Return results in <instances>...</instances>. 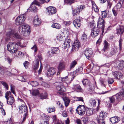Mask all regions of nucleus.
Returning <instances> with one entry per match:
<instances>
[{
	"label": "nucleus",
	"instance_id": "obj_28",
	"mask_svg": "<svg viewBox=\"0 0 124 124\" xmlns=\"http://www.w3.org/2000/svg\"><path fill=\"white\" fill-rule=\"evenodd\" d=\"M97 27L98 28L101 29V34L102 35L104 31V29L105 28L104 23H98Z\"/></svg>",
	"mask_w": 124,
	"mask_h": 124
},
{
	"label": "nucleus",
	"instance_id": "obj_57",
	"mask_svg": "<svg viewBox=\"0 0 124 124\" xmlns=\"http://www.w3.org/2000/svg\"><path fill=\"white\" fill-rule=\"evenodd\" d=\"M76 101H80L84 102V100L82 97H76Z\"/></svg>",
	"mask_w": 124,
	"mask_h": 124
},
{
	"label": "nucleus",
	"instance_id": "obj_53",
	"mask_svg": "<svg viewBox=\"0 0 124 124\" xmlns=\"http://www.w3.org/2000/svg\"><path fill=\"white\" fill-rule=\"evenodd\" d=\"M32 5H35L39 6L40 5V3L37 0H34L31 3Z\"/></svg>",
	"mask_w": 124,
	"mask_h": 124
},
{
	"label": "nucleus",
	"instance_id": "obj_44",
	"mask_svg": "<svg viewBox=\"0 0 124 124\" xmlns=\"http://www.w3.org/2000/svg\"><path fill=\"white\" fill-rule=\"evenodd\" d=\"M112 11L114 15L115 16H116L117 15V12L119 11L117 10L115 8H114L112 9Z\"/></svg>",
	"mask_w": 124,
	"mask_h": 124
},
{
	"label": "nucleus",
	"instance_id": "obj_46",
	"mask_svg": "<svg viewBox=\"0 0 124 124\" xmlns=\"http://www.w3.org/2000/svg\"><path fill=\"white\" fill-rule=\"evenodd\" d=\"M123 42V40L121 37H120L119 40V50H121L122 48V43Z\"/></svg>",
	"mask_w": 124,
	"mask_h": 124
},
{
	"label": "nucleus",
	"instance_id": "obj_34",
	"mask_svg": "<svg viewBox=\"0 0 124 124\" xmlns=\"http://www.w3.org/2000/svg\"><path fill=\"white\" fill-rule=\"evenodd\" d=\"M63 99L64 101L65 106L66 107L68 105L70 102V100L69 98L67 97L63 98Z\"/></svg>",
	"mask_w": 124,
	"mask_h": 124
},
{
	"label": "nucleus",
	"instance_id": "obj_18",
	"mask_svg": "<svg viewBox=\"0 0 124 124\" xmlns=\"http://www.w3.org/2000/svg\"><path fill=\"white\" fill-rule=\"evenodd\" d=\"M41 23L40 19L37 16H35L34 18L33 23L35 26L39 25Z\"/></svg>",
	"mask_w": 124,
	"mask_h": 124
},
{
	"label": "nucleus",
	"instance_id": "obj_42",
	"mask_svg": "<svg viewBox=\"0 0 124 124\" xmlns=\"http://www.w3.org/2000/svg\"><path fill=\"white\" fill-rule=\"evenodd\" d=\"M122 6L121 3L120 2H119L117 4L115 8L117 10L120 11V9L121 8Z\"/></svg>",
	"mask_w": 124,
	"mask_h": 124
},
{
	"label": "nucleus",
	"instance_id": "obj_7",
	"mask_svg": "<svg viewBox=\"0 0 124 124\" xmlns=\"http://www.w3.org/2000/svg\"><path fill=\"white\" fill-rule=\"evenodd\" d=\"M6 35L7 37L5 39V41H7L10 39V37L12 36H13L18 39L20 38V36L17 33H14V31L12 30H10L9 31L7 32L6 33Z\"/></svg>",
	"mask_w": 124,
	"mask_h": 124
},
{
	"label": "nucleus",
	"instance_id": "obj_16",
	"mask_svg": "<svg viewBox=\"0 0 124 124\" xmlns=\"http://www.w3.org/2000/svg\"><path fill=\"white\" fill-rule=\"evenodd\" d=\"M116 30L117 34H119L121 36L124 32V26L119 25L116 28Z\"/></svg>",
	"mask_w": 124,
	"mask_h": 124
},
{
	"label": "nucleus",
	"instance_id": "obj_17",
	"mask_svg": "<svg viewBox=\"0 0 124 124\" xmlns=\"http://www.w3.org/2000/svg\"><path fill=\"white\" fill-rule=\"evenodd\" d=\"M56 69L54 68H50L47 70V75L48 77L52 76L55 73Z\"/></svg>",
	"mask_w": 124,
	"mask_h": 124
},
{
	"label": "nucleus",
	"instance_id": "obj_14",
	"mask_svg": "<svg viewBox=\"0 0 124 124\" xmlns=\"http://www.w3.org/2000/svg\"><path fill=\"white\" fill-rule=\"evenodd\" d=\"M47 13L48 15H52L56 12V8L54 7L50 6L47 8Z\"/></svg>",
	"mask_w": 124,
	"mask_h": 124
},
{
	"label": "nucleus",
	"instance_id": "obj_58",
	"mask_svg": "<svg viewBox=\"0 0 124 124\" xmlns=\"http://www.w3.org/2000/svg\"><path fill=\"white\" fill-rule=\"evenodd\" d=\"M108 84H112L114 82V80L112 78H109L108 80Z\"/></svg>",
	"mask_w": 124,
	"mask_h": 124
},
{
	"label": "nucleus",
	"instance_id": "obj_59",
	"mask_svg": "<svg viewBox=\"0 0 124 124\" xmlns=\"http://www.w3.org/2000/svg\"><path fill=\"white\" fill-rule=\"evenodd\" d=\"M1 83L2 85L6 87L7 90L8 89V85L6 82H1Z\"/></svg>",
	"mask_w": 124,
	"mask_h": 124
},
{
	"label": "nucleus",
	"instance_id": "obj_20",
	"mask_svg": "<svg viewBox=\"0 0 124 124\" xmlns=\"http://www.w3.org/2000/svg\"><path fill=\"white\" fill-rule=\"evenodd\" d=\"M65 64L64 62H60L59 64L58 67V70L60 72H62L64 70Z\"/></svg>",
	"mask_w": 124,
	"mask_h": 124
},
{
	"label": "nucleus",
	"instance_id": "obj_39",
	"mask_svg": "<svg viewBox=\"0 0 124 124\" xmlns=\"http://www.w3.org/2000/svg\"><path fill=\"white\" fill-rule=\"evenodd\" d=\"M117 52V48H113L110 53L111 56H112L114 55Z\"/></svg>",
	"mask_w": 124,
	"mask_h": 124
},
{
	"label": "nucleus",
	"instance_id": "obj_22",
	"mask_svg": "<svg viewBox=\"0 0 124 124\" xmlns=\"http://www.w3.org/2000/svg\"><path fill=\"white\" fill-rule=\"evenodd\" d=\"M7 103L10 105H12L14 102L15 100L13 96H10L7 99Z\"/></svg>",
	"mask_w": 124,
	"mask_h": 124
},
{
	"label": "nucleus",
	"instance_id": "obj_21",
	"mask_svg": "<svg viewBox=\"0 0 124 124\" xmlns=\"http://www.w3.org/2000/svg\"><path fill=\"white\" fill-rule=\"evenodd\" d=\"M70 39H67L64 41L62 45L64 49L66 48H69L70 47Z\"/></svg>",
	"mask_w": 124,
	"mask_h": 124
},
{
	"label": "nucleus",
	"instance_id": "obj_3",
	"mask_svg": "<svg viewBox=\"0 0 124 124\" xmlns=\"http://www.w3.org/2000/svg\"><path fill=\"white\" fill-rule=\"evenodd\" d=\"M18 46V45L16 44L15 43L12 42H9L7 45L8 50L11 53L16 52L18 50L17 47L15 48V46Z\"/></svg>",
	"mask_w": 124,
	"mask_h": 124
},
{
	"label": "nucleus",
	"instance_id": "obj_50",
	"mask_svg": "<svg viewBox=\"0 0 124 124\" xmlns=\"http://www.w3.org/2000/svg\"><path fill=\"white\" fill-rule=\"evenodd\" d=\"M47 111L48 112L50 113L53 112H54L55 110V109L54 107L52 108H49L47 109Z\"/></svg>",
	"mask_w": 124,
	"mask_h": 124
},
{
	"label": "nucleus",
	"instance_id": "obj_37",
	"mask_svg": "<svg viewBox=\"0 0 124 124\" xmlns=\"http://www.w3.org/2000/svg\"><path fill=\"white\" fill-rule=\"evenodd\" d=\"M77 64V62L75 60H74L70 64V69L73 68L75 65Z\"/></svg>",
	"mask_w": 124,
	"mask_h": 124
},
{
	"label": "nucleus",
	"instance_id": "obj_13",
	"mask_svg": "<svg viewBox=\"0 0 124 124\" xmlns=\"http://www.w3.org/2000/svg\"><path fill=\"white\" fill-rule=\"evenodd\" d=\"M80 46V44L78 40L75 41L72 45V51H74L78 50Z\"/></svg>",
	"mask_w": 124,
	"mask_h": 124
},
{
	"label": "nucleus",
	"instance_id": "obj_15",
	"mask_svg": "<svg viewBox=\"0 0 124 124\" xmlns=\"http://www.w3.org/2000/svg\"><path fill=\"white\" fill-rule=\"evenodd\" d=\"M93 54V51L91 48H88L85 50L84 54L86 58L88 60L90 59L89 58L91 57Z\"/></svg>",
	"mask_w": 124,
	"mask_h": 124
},
{
	"label": "nucleus",
	"instance_id": "obj_23",
	"mask_svg": "<svg viewBox=\"0 0 124 124\" xmlns=\"http://www.w3.org/2000/svg\"><path fill=\"white\" fill-rule=\"evenodd\" d=\"M81 22L80 19L77 18L73 21V23L74 26L76 28L79 27L81 25Z\"/></svg>",
	"mask_w": 124,
	"mask_h": 124
},
{
	"label": "nucleus",
	"instance_id": "obj_30",
	"mask_svg": "<svg viewBox=\"0 0 124 124\" xmlns=\"http://www.w3.org/2000/svg\"><path fill=\"white\" fill-rule=\"evenodd\" d=\"M86 114L87 116H90L93 113V110L92 109L86 107Z\"/></svg>",
	"mask_w": 124,
	"mask_h": 124
},
{
	"label": "nucleus",
	"instance_id": "obj_51",
	"mask_svg": "<svg viewBox=\"0 0 124 124\" xmlns=\"http://www.w3.org/2000/svg\"><path fill=\"white\" fill-rule=\"evenodd\" d=\"M5 61H8L9 63L10 64V63L12 61V59L8 56L6 57L5 58Z\"/></svg>",
	"mask_w": 124,
	"mask_h": 124
},
{
	"label": "nucleus",
	"instance_id": "obj_32",
	"mask_svg": "<svg viewBox=\"0 0 124 124\" xmlns=\"http://www.w3.org/2000/svg\"><path fill=\"white\" fill-rule=\"evenodd\" d=\"M37 57L39 58V61H40V63H41L40 66V69L38 71L39 74L40 73H41V72L43 68V67L42 66L41 62V61L42 60V58L41 56L40 55H37Z\"/></svg>",
	"mask_w": 124,
	"mask_h": 124
},
{
	"label": "nucleus",
	"instance_id": "obj_29",
	"mask_svg": "<svg viewBox=\"0 0 124 124\" xmlns=\"http://www.w3.org/2000/svg\"><path fill=\"white\" fill-rule=\"evenodd\" d=\"M59 50L58 47L53 48L49 52L50 54V55H52L54 54H56L57 52H59Z\"/></svg>",
	"mask_w": 124,
	"mask_h": 124
},
{
	"label": "nucleus",
	"instance_id": "obj_8",
	"mask_svg": "<svg viewBox=\"0 0 124 124\" xmlns=\"http://www.w3.org/2000/svg\"><path fill=\"white\" fill-rule=\"evenodd\" d=\"M76 76L75 75L72 78H71L70 81H68L67 80L68 78L67 76H66V77H64L63 78H62L61 77H59V80L62 82H65V84H64L66 86H68L71 83V82L72 81L73 79L74 78V77L75 76Z\"/></svg>",
	"mask_w": 124,
	"mask_h": 124
},
{
	"label": "nucleus",
	"instance_id": "obj_36",
	"mask_svg": "<svg viewBox=\"0 0 124 124\" xmlns=\"http://www.w3.org/2000/svg\"><path fill=\"white\" fill-rule=\"evenodd\" d=\"M53 28H55L57 29H60L61 28V25L59 23H54L51 26Z\"/></svg>",
	"mask_w": 124,
	"mask_h": 124
},
{
	"label": "nucleus",
	"instance_id": "obj_40",
	"mask_svg": "<svg viewBox=\"0 0 124 124\" xmlns=\"http://www.w3.org/2000/svg\"><path fill=\"white\" fill-rule=\"evenodd\" d=\"M90 103L91 104V106L93 107H94L95 106L96 102L94 99H91L90 100Z\"/></svg>",
	"mask_w": 124,
	"mask_h": 124
},
{
	"label": "nucleus",
	"instance_id": "obj_35",
	"mask_svg": "<svg viewBox=\"0 0 124 124\" xmlns=\"http://www.w3.org/2000/svg\"><path fill=\"white\" fill-rule=\"evenodd\" d=\"M29 9L31 11L35 12L37 11V9L35 5L31 4L29 8Z\"/></svg>",
	"mask_w": 124,
	"mask_h": 124
},
{
	"label": "nucleus",
	"instance_id": "obj_55",
	"mask_svg": "<svg viewBox=\"0 0 124 124\" xmlns=\"http://www.w3.org/2000/svg\"><path fill=\"white\" fill-rule=\"evenodd\" d=\"M42 86L46 87H49V85L46 83L43 82L41 84Z\"/></svg>",
	"mask_w": 124,
	"mask_h": 124
},
{
	"label": "nucleus",
	"instance_id": "obj_19",
	"mask_svg": "<svg viewBox=\"0 0 124 124\" xmlns=\"http://www.w3.org/2000/svg\"><path fill=\"white\" fill-rule=\"evenodd\" d=\"M113 73L114 77L118 79H120L123 77L122 74L117 71H114Z\"/></svg>",
	"mask_w": 124,
	"mask_h": 124
},
{
	"label": "nucleus",
	"instance_id": "obj_5",
	"mask_svg": "<svg viewBox=\"0 0 124 124\" xmlns=\"http://www.w3.org/2000/svg\"><path fill=\"white\" fill-rule=\"evenodd\" d=\"M26 18L25 15H22L19 16L16 19L15 23L17 25L22 24Z\"/></svg>",
	"mask_w": 124,
	"mask_h": 124
},
{
	"label": "nucleus",
	"instance_id": "obj_9",
	"mask_svg": "<svg viewBox=\"0 0 124 124\" xmlns=\"http://www.w3.org/2000/svg\"><path fill=\"white\" fill-rule=\"evenodd\" d=\"M115 66L117 69H122L124 67V61L121 60L116 61Z\"/></svg>",
	"mask_w": 124,
	"mask_h": 124
},
{
	"label": "nucleus",
	"instance_id": "obj_54",
	"mask_svg": "<svg viewBox=\"0 0 124 124\" xmlns=\"http://www.w3.org/2000/svg\"><path fill=\"white\" fill-rule=\"evenodd\" d=\"M11 93L10 91L7 92L5 94V97L7 99V98L10 96H12L11 95Z\"/></svg>",
	"mask_w": 124,
	"mask_h": 124
},
{
	"label": "nucleus",
	"instance_id": "obj_43",
	"mask_svg": "<svg viewBox=\"0 0 124 124\" xmlns=\"http://www.w3.org/2000/svg\"><path fill=\"white\" fill-rule=\"evenodd\" d=\"M47 94L46 93L42 94L40 95V98L42 99H46L47 98Z\"/></svg>",
	"mask_w": 124,
	"mask_h": 124
},
{
	"label": "nucleus",
	"instance_id": "obj_4",
	"mask_svg": "<svg viewBox=\"0 0 124 124\" xmlns=\"http://www.w3.org/2000/svg\"><path fill=\"white\" fill-rule=\"evenodd\" d=\"M124 96V91L123 89L122 91L118 93L117 94L113 96L110 98V100L111 103H112L115 101V99H116L118 101H119L121 98Z\"/></svg>",
	"mask_w": 124,
	"mask_h": 124
},
{
	"label": "nucleus",
	"instance_id": "obj_6",
	"mask_svg": "<svg viewBox=\"0 0 124 124\" xmlns=\"http://www.w3.org/2000/svg\"><path fill=\"white\" fill-rule=\"evenodd\" d=\"M86 107L83 105H80L78 106L76 109L78 113L80 116H83L85 114Z\"/></svg>",
	"mask_w": 124,
	"mask_h": 124
},
{
	"label": "nucleus",
	"instance_id": "obj_1",
	"mask_svg": "<svg viewBox=\"0 0 124 124\" xmlns=\"http://www.w3.org/2000/svg\"><path fill=\"white\" fill-rule=\"evenodd\" d=\"M31 31L30 26L26 24H24L22 26H20L19 27V32L24 36L29 35Z\"/></svg>",
	"mask_w": 124,
	"mask_h": 124
},
{
	"label": "nucleus",
	"instance_id": "obj_62",
	"mask_svg": "<svg viewBox=\"0 0 124 124\" xmlns=\"http://www.w3.org/2000/svg\"><path fill=\"white\" fill-rule=\"evenodd\" d=\"M11 87V90L12 93L14 94H15V93L14 92V87L12 86V85H11L10 86Z\"/></svg>",
	"mask_w": 124,
	"mask_h": 124
},
{
	"label": "nucleus",
	"instance_id": "obj_25",
	"mask_svg": "<svg viewBox=\"0 0 124 124\" xmlns=\"http://www.w3.org/2000/svg\"><path fill=\"white\" fill-rule=\"evenodd\" d=\"M110 120L112 124H114L118 123L119 121V117L114 116L110 118Z\"/></svg>",
	"mask_w": 124,
	"mask_h": 124
},
{
	"label": "nucleus",
	"instance_id": "obj_56",
	"mask_svg": "<svg viewBox=\"0 0 124 124\" xmlns=\"http://www.w3.org/2000/svg\"><path fill=\"white\" fill-rule=\"evenodd\" d=\"M82 40L84 42L87 39V36L86 34H83L82 36Z\"/></svg>",
	"mask_w": 124,
	"mask_h": 124
},
{
	"label": "nucleus",
	"instance_id": "obj_49",
	"mask_svg": "<svg viewBox=\"0 0 124 124\" xmlns=\"http://www.w3.org/2000/svg\"><path fill=\"white\" fill-rule=\"evenodd\" d=\"M100 82L101 83V85L104 87L105 86L106 81L105 79H101L100 80Z\"/></svg>",
	"mask_w": 124,
	"mask_h": 124
},
{
	"label": "nucleus",
	"instance_id": "obj_61",
	"mask_svg": "<svg viewBox=\"0 0 124 124\" xmlns=\"http://www.w3.org/2000/svg\"><path fill=\"white\" fill-rule=\"evenodd\" d=\"M62 37L61 36V35H58L57 37V39L58 40L62 41Z\"/></svg>",
	"mask_w": 124,
	"mask_h": 124
},
{
	"label": "nucleus",
	"instance_id": "obj_10",
	"mask_svg": "<svg viewBox=\"0 0 124 124\" xmlns=\"http://www.w3.org/2000/svg\"><path fill=\"white\" fill-rule=\"evenodd\" d=\"M54 85L56 86V89L58 91H61L62 92H65L66 89L64 85L60 84L59 82H56L54 83Z\"/></svg>",
	"mask_w": 124,
	"mask_h": 124
},
{
	"label": "nucleus",
	"instance_id": "obj_38",
	"mask_svg": "<svg viewBox=\"0 0 124 124\" xmlns=\"http://www.w3.org/2000/svg\"><path fill=\"white\" fill-rule=\"evenodd\" d=\"M29 84L31 85L32 86H35L38 85V83L36 81H31L28 83Z\"/></svg>",
	"mask_w": 124,
	"mask_h": 124
},
{
	"label": "nucleus",
	"instance_id": "obj_52",
	"mask_svg": "<svg viewBox=\"0 0 124 124\" xmlns=\"http://www.w3.org/2000/svg\"><path fill=\"white\" fill-rule=\"evenodd\" d=\"M102 16L103 18H105L106 17L107 13L106 10H105L102 12Z\"/></svg>",
	"mask_w": 124,
	"mask_h": 124
},
{
	"label": "nucleus",
	"instance_id": "obj_11",
	"mask_svg": "<svg viewBox=\"0 0 124 124\" xmlns=\"http://www.w3.org/2000/svg\"><path fill=\"white\" fill-rule=\"evenodd\" d=\"M85 8V6L84 5H81L79 7H78L77 8H76L73 11V15L75 16L78 15L80 12L82 11V10L84 9Z\"/></svg>",
	"mask_w": 124,
	"mask_h": 124
},
{
	"label": "nucleus",
	"instance_id": "obj_12",
	"mask_svg": "<svg viewBox=\"0 0 124 124\" xmlns=\"http://www.w3.org/2000/svg\"><path fill=\"white\" fill-rule=\"evenodd\" d=\"M91 35L92 37L94 38L97 36L99 33L100 30L93 26L91 29Z\"/></svg>",
	"mask_w": 124,
	"mask_h": 124
},
{
	"label": "nucleus",
	"instance_id": "obj_60",
	"mask_svg": "<svg viewBox=\"0 0 124 124\" xmlns=\"http://www.w3.org/2000/svg\"><path fill=\"white\" fill-rule=\"evenodd\" d=\"M105 22L104 20L101 18H100L99 19V21L98 23H104Z\"/></svg>",
	"mask_w": 124,
	"mask_h": 124
},
{
	"label": "nucleus",
	"instance_id": "obj_47",
	"mask_svg": "<svg viewBox=\"0 0 124 124\" xmlns=\"http://www.w3.org/2000/svg\"><path fill=\"white\" fill-rule=\"evenodd\" d=\"M92 9H94L96 12H98L99 9L96 4L92 6Z\"/></svg>",
	"mask_w": 124,
	"mask_h": 124
},
{
	"label": "nucleus",
	"instance_id": "obj_31",
	"mask_svg": "<svg viewBox=\"0 0 124 124\" xmlns=\"http://www.w3.org/2000/svg\"><path fill=\"white\" fill-rule=\"evenodd\" d=\"M73 88L78 90L80 92H82L83 91V89L82 88L80 85H74Z\"/></svg>",
	"mask_w": 124,
	"mask_h": 124
},
{
	"label": "nucleus",
	"instance_id": "obj_27",
	"mask_svg": "<svg viewBox=\"0 0 124 124\" xmlns=\"http://www.w3.org/2000/svg\"><path fill=\"white\" fill-rule=\"evenodd\" d=\"M103 45L104 47L102 51L104 52H105L109 48V45L108 42L105 40L104 42Z\"/></svg>",
	"mask_w": 124,
	"mask_h": 124
},
{
	"label": "nucleus",
	"instance_id": "obj_24",
	"mask_svg": "<svg viewBox=\"0 0 124 124\" xmlns=\"http://www.w3.org/2000/svg\"><path fill=\"white\" fill-rule=\"evenodd\" d=\"M33 69L35 70L38 68L39 64V61L38 59H36L33 62Z\"/></svg>",
	"mask_w": 124,
	"mask_h": 124
},
{
	"label": "nucleus",
	"instance_id": "obj_41",
	"mask_svg": "<svg viewBox=\"0 0 124 124\" xmlns=\"http://www.w3.org/2000/svg\"><path fill=\"white\" fill-rule=\"evenodd\" d=\"M32 95H33L36 96L38 95L39 94V90L37 89H34L32 92Z\"/></svg>",
	"mask_w": 124,
	"mask_h": 124
},
{
	"label": "nucleus",
	"instance_id": "obj_33",
	"mask_svg": "<svg viewBox=\"0 0 124 124\" xmlns=\"http://www.w3.org/2000/svg\"><path fill=\"white\" fill-rule=\"evenodd\" d=\"M107 116V114L105 113L101 112L100 113L99 119H104Z\"/></svg>",
	"mask_w": 124,
	"mask_h": 124
},
{
	"label": "nucleus",
	"instance_id": "obj_45",
	"mask_svg": "<svg viewBox=\"0 0 124 124\" xmlns=\"http://www.w3.org/2000/svg\"><path fill=\"white\" fill-rule=\"evenodd\" d=\"M104 119H99L98 118L97 119L98 124H105V122L104 120Z\"/></svg>",
	"mask_w": 124,
	"mask_h": 124
},
{
	"label": "nucleus",
	"instance_id": "obj_64",
	"mask_svg": "<svg viewBox=\"0 0 124 124\" xmlns=\"http://www.w3.org/2000/svg\"><path fill=\"white\" fill-rule=\"evenodd\" d=\"M64 24L66 25H69L71 23V22L70 21L68 22L64 21L63 22Z\"/></svg>",
	"mask_w": 124,
	"mask_h": 124
},
{
	"label": "nucleus",
	"instance_id": "obj_2",
	"mask_svg": "<svg viewBox=\"0 0 124 124\" xmlns=\"http://www.w3.org/2000/svg\"><path fill=\"white\" fill-rule=\"evenodd\" d=\"M18 109L19 110L20 113L24 114L22 122H23L25 121L26 116L28 115L27 106L25 104L21 105L18 107Z\"/></svg>",
	"mask_w": 124,
	"mask_h": 124
},
{
	"label": "nucleus",
	"instance_id": "obj_48",
	"mask_svg": "<svg viewBox=\"0 0 124 124\" xmlns=\"http://www.w3.org/2000/svg\"><path fill=\"white\" fill-rule=\"evenodd\" d=\"M24 66L25 68L27 69L28 68V66L29 65V63L27 61H25L23 63Z\"/></svg>",
	"mask_w": 124,
	"mask_h": 124
},
{
	"label": "nucleus",
	"instance_id": "obj_63",
	"mask_svg": "<svg viewBox=\"0 0 124 124\" xmlns=\"http://www.w3.org/2000/svg\"><path fill=\"white\" fill-rule=\"evenodd\" d=\"M62 115L64 117H67L68 116V115L66 112L65 111H63L62 113Z\"/></svg>",
	"mask_w": 124,
	"mask_h": 124
},
{
	"label": "nucleus",
	"instance_id": "obj_26",
	"mask_svg": "<svg viewBox=\"0 0 124 124\" xmlns=\"http://www.w3.org/2000/svg\"><path fill=\"white\" fill-rule=\"evenodd\" d=\"M83 85L85 86H88L91 88L92 86L90 82L88 79H84L82 81Z\"/></svg>",
	"mask_w": 124,
	"mask_h": 124
}]
</instances>
